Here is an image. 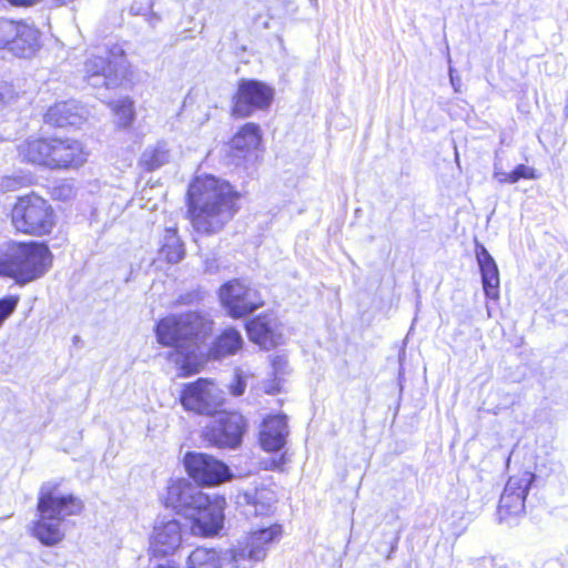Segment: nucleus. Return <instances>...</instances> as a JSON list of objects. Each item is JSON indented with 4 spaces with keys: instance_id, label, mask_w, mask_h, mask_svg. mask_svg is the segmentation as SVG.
<instances>
[{
    "instance_id": "nucleus-1",
    "label": "nucleus",
    "mask_w": 568,
    "mask_h": 568,
    "mask_svg": "<svg viewBox=\"0 0 568 568\" xmlns=\"http://www.w3.org/2000/svg\"><path fill=\"white\" fill-rule=\"evenodd\" d=\"M235 185L213 174L195 175L184 196V217L203 236L221 232L239 213L243 197Z\"/></svg>"
},
{
    "instance_id": "nucleus-2",
    "label": "nucleus",
    "mask_w": 568,
    "mask_h": 568,
    "mask_svg": "<svg viewBox=\"0 0 568 568\" xmlns=\"http://www.w3.org/2000/svg\"><path fill=\"white\" fill-rule=\"evenodd\" d=\"M16 151L20 163L51 172L78 171L90 155L81 140L54 134L29 135Z\"/></svg>"
},
{
    "instance_id": "nucleus-3",
    "label": "nucleus",
    "mask_w": 568,
    "mask_h": 568,
    "mask_svg": "<svg viewBox=\"0 0 568 568\" xmlns=\"http://www.w3.org/2000/svg\"><path fill=\"white\" fill-rule=\"evenodd\" d=\"M36 509L37 518L29 534L43 546L52 547L65 537L63 523L68 517L79 516L84 504L73 494H61L60 483L49 481L40 486Z\"/></svg>"
},
{
    "instance_id": "nucleus-4",
    "label": "nucleus",
    "mask_w": 568,
    "mask_h": 568,
    "mask_svg": "<svg viewBox=\"0 0 568 568\" xmlns=\"http://www.w3.org/2000/svg\"><path fill=\"white\" fill-rule=\"evenodd\" d=\"M54 255L44 241H9L0 252V277L24 286L44 277L52 268Z\"/></svg>"
},
{
    "instance_id": "nucleus-5",
    "label": "nucleus",
    "mask_w": 568,
    "mask_h": 568,
    "mask_svg": "<svg viewBox=\"0 0 568 568\" xmlns=\"http://www.w3.org/2000/svg\"><path fill=\"white\" fill-rule=\"evenodd\" d=\"M213 327L214 322L206 314L187 311L160 318L154 333L158 343L164 347L196 349L211 336Z\"/></svg>"
},
{
    "instance_id": "nucleus-6",
    "label": "nucleus",
    "mask_w": 568,
    "mask_h": 568,
    "mask_svg": "<svg viewBox=\"0 0 568 568\" xmlns=\"http://www.w3.org/2000/svg\"><path fill=\"white\" fill-rule=\"evenodd\" d=\"M8 216L16 233L32 237L50 236L58 224L54 207L36 191L18 195Z\"/></svg>"
},
{
    "instance_id": "nucleus-7",
    "label": "nucleus",
    "mask_w": 568,
    "mask_h": 568,
    "mask_svg": "<svg viewBox=\"0 0 568 568\" xmlns=\"http://www.w3.org/2000/svg\"><path fill=\"white\" fill-rule=\"evenodd\" d=\"M179 403L185 412L197 416L214 417L224 407L226 399L215 379L199 377L182 385Z\"/></svg>"
},
{
    "instance_id": "nucleus-8",
    "label": "nucleus",
    "mask_w": 568,
    "mask_h": 568,
    "mask_svg": "<svg viewBox=\"0 0 568 568\" xmlns=\"http://www.w3.org/2000/svg\"><path fill=\"white\" fill-rule=\"evenodd\" d=\"M275 98V89L261 80L241 78L231 97L230 115L235 120L267 111Z\"/></svg>"
},
{
    "instance_id": "nucleus-9",
    "label": "nucleus",
    "mask_w": 568,
    "mask_h": 568,
    "mask_svg": "<svg viewBox=\"0 0 568 568\" xmlns=\"http://www.w3.org/2000/svg\"><path fill=\"white\" fill-rule=\"evenodd\" d=\"M217 294L229 316L235 320L246 317L265 305L261 291L243 278L226 281Z\"/></svg>"
},
{
    "instance_id": "nucleus-10",
    "label": "nucleus",
    "mask_w": 568,
    "mask_h": 568,
    "mask_svg": "<svg viewBox=\"0 0 568 568\" xmlns=\"http://www.w3.org/2000/svg\"><path fill=\"white\" fill-rule=\"evenodd\" d=\"M41 47V32L26 20L0 18V51L20 58L32 57Z\"/></svg>"
},
{
    "instance_id": "nucleus-11",
    "label": "nucleus",
    "mask_w": 568,
    "mask_h": 568,
    "mask_svg": "<svg viewBox=\"0 0 568 568\" xmlns=\"http://www.w3.org/2000/svg\"><path fill=\"white\" fill-rule=\"evenodd\" d=\"M225 497L197 491L193 499L194 515L191 518V531L202 538H212L223 529Z\"/></svg>"
},
{
    "instance_id": "nucleus-12",
    "label": "nucleus",
    "mask_w": 568,
    "mask_h": 568,
    "mask_svg": "<svg viewBox=\"0 0 568 568\" xmlns=\"http://www.w3.org/2000/svg\"><path fill=\"white\" fill-rule=\"evenodd\" d=\"M535 480V475L525 471L508 478L497 505V517L500 523H517L526 514V498Z\"/></svg>"
},
{
    "instance_id": "nucleus-13",
    "label": "nucleus",
    "mask_w": 568,
    "mask_h": 568,
    "mask_svg": "<svg viewBox=\"0 0 568 568\" xmlns=\"http://www.w3.org/2000/svg\"><path fill=\"white\" fill-rule=\"evenodd\" d=\"M183 464L187 476L199 486L213 488L233 478L230 467L206 453L187 452Z\"/></svg>"
},
{
    "instance_id": "nucleus-14",
    "label": "nucleus",
    "mask_w": 568,
    "mask_h": 568,
    "mask_svg": "<svg viewBox=\"0 0 568 568\" xmlns=\"http://www.w3.org/2000/svg\"><path fill=\"white\" fill-rule=\"evenodd\" d=\"M219 414V418L203 429V440L217 448L239 447L247 429L244 416L236 410H223V408Z\"/></svg>"
},
{
    "instance_id": "nucleus-15",
    "label": "nucleus",
    "mask_w": 568,
    "mask_h": 568,
    "mask_svg": "<svg viewBox=\"0 0 568 568\" xmlns=\"http://www.w3.org/2000/svg\"><path fill=\"white\" fill-rule=\"evenodd\" d=\"M264 150L263 131L256 122H245L226 142V156L232 162H246Z\"/></svg>"
},
{
    "instance_id": "nucleus-16",
    "label": "nucleus",
    "mask_w": 568,
    "mask_h": 568,
    "mask_svg": "<svg viewBox=\"0 0 568 568\" xmlns=\"http://www.w3.org/2000/svg\"><path fill=\"white\" fill-rule=\"evenodd\" d=\"M85 121L83 105L72 99L55 101L42 113L43 124L53 130H77Z\"/></svg>"
},
{
    "instance_id": "nucleus-17",
    "label": "nucleus",
    "mask_w": 568,
    "mask_h": 568,
    "mask_svg": "<svg viewBox=\"0 0 568 568\" xmlns=\"http://www.w3.org/2000/svg\"><path fill=\"white\" fill-rule=\"evenodd\" d=\"M281 322L273 311L260 313L245 323L250 341L265 351L275 348L282 342Z\"/></svg>"
},
{
    "instance_id": "nucleus-18",
    "label": "nucleus",
    "mask_w": 568,
    "mask_h": 568,
    "mask_svg": "<svg viewBox=\"0 0 568 568\" xmlns=\"http://www.w3.org/2000/svg\"><path fill=\"white\" fill-rule=\"evenodd\" d=\"M283 535V526L274 523L267 527L250 530L239 548L236 557L261 561L265 559L270 547Z\"/></svg>"
},
{
    "instance_id": "nucleus-19",
    "label": "nucleus",
    "mask_w": 568,
    "mask_h": 568,
    "mask_svg": "<svg viewBox=\"0 0 568 568\" xmlns=\"http://www.w3.org/2000/svg\"><path fill=\"white\" fill-rule=\"evenodd\" d=\"M182 544V525L176 519L156 525L150 539L152 556L162 558L173 554Z\"/></svg>"
},
{
    "instance_id": "nucleus-20",
    "label": "nucleus",
    "mask_w": 568,
    "mask_h": 568,
    "mask_svg": "<svg viewBox=\"0 0 568 568\" xmlns=\"http://www.w3.org/2000/svg\"><path fill=\"white\" fill-rule=\"evenodd\" d=\"M288 427L284 414H270L261 423L258 443L264 452H280L286 444Z\"/></svg>"
},
{
    "instance_id": "nucleus-21",
    "label": "nucleus",
    "mask_w": 568,
    "mask_h": 568,
    "mask_svg": "<svg viewBox=\"0 0 568 568\" xmlns=\"http://www.w3.org/2000/svg\"><path fill=\"white\" fill-rule=\"evenodd\" d=\"M196 493L185 478L171 479L163 496V504L176 513H184L193 508Z\"/></svg>"
},
{
    "instance_id": "nucleus-22",
    "label": "nucleus",
    "mask_w": 568,
    "mask_h": 568,
    "mask_svg": "<svg viewBox=\"0 0 568 568\" xmlns=\"http://www.w3.org/2000/svg\"><path fill=\"white\" fill-rule=\"evenodd\" d=\"M475 254L480 268L485 295L487 298L496 301L499 298V272L496 262L486 247L478 242L475 245Z\"/></svg>"
},
{
    "instance_id": "nucleus-23",
    "label": "nucleus",
    "mask_w": 568,
    "mask_h": 568,
    "mask_svg": "<svg viewBox=\"0 0 568 568\" xmlns=\"http://www.w3.org/2000/svg\"><path fill=\"white\" fill-rule=\"evenodd\" d=\"M243 348V337L235 327L222 329L213 339L207 355L213 359L233 356Z\"/></svg>"
},
{
    "instance_id": "nucleus-24",
    "label": "nucleus",
    "mask_w": 568,
    "mask_h": 568,
    "mask_svg": "<svg viewBox=\"0 0 568 568\" xmlns=\"http://www.w3.org/2000/svg\"><path fill=\"white\" fill-rule=\"evenodd\" d=\"M246 505L253 507L255 516H270L278 501L275 489L271 486H260L243 494Z\"/></svg>"
},
{
    "instance_id": "nucleus-25",
    "label": "nucleus",
    "mask_w": 568,
    "mask_h": 568,
    "mask_svg": "<svg viewBox=\"0 0 568 568\" xmlns=\"http://www.w3.org/2000/svg\"><path fill=\"white\" fill-rule=\"evenodd\" d=\"M159 258L168 264H176L185 256L184 242L179 235L178 227H166L158 250Z\"/></svg>"
},
{
    "instance_id": "nucleus-26",
    "label": "nucleus",
    "mask_w": 568,
    "mask_h": 568,
    "mask_svg": "<svg viewBox=\"0 0 568 568\" xmlns=\"http://www.w3.org/2000/svg\"><path fill=\"white\" fill-rule=\"evenodd\" d=\"M187 568H222V557L214 548L195 547L186 560Z\"/></svg>"
},
{
    "instance_id": "nucleus-27",
    "label": "nucleus",
    "mask_w": 568,
    "mask_h": 568,
    "mask_svg": "<svg viewBox=\"0 0 568 568\" xmlns=\"http://www.w3.org/2000/svg\"><path fill=\"white\" fill-rule=\"evenodd\" d=\"M169 162V151L163 143L148 148L139 159V166L144 172H153Z\"/></svg>"
},
{
    "instance_id": "nucleus-28",
    "label": "nucleus",
    "mask_w": 568,
    "mask_h": 568,
    "mask_svg": "<svg viewBox=\"0 0 568 568\" xmlns=\"http://www.w3.org/2000/svg\"><path fill=\"white\" fill-rule=\"evenodd\" d=\"M108 106L118 120V125L123 129L132 126L135 119L134 101L130 97L108 102Z\"/></svg>"
},
{
    "instance_id": "nucleus-29",
    "label": "nucleus",
    "mask_w": 568,
    "mask_h": 568,
    "mask_svg": "<svg viewBox=\"0 0 568 568\" xmlns=\"http://www.w3.org/2000/svg\"><path fill=\"white\" fill-rule=\"evenodd\" d=\"M495 176L498 179L500 183L504 184H514L517 183L519 180H536L538 179V174L536 171L525 164H518L513 171L510 172H500L496 173Z\"/></svg>"
},
{
    "instance_id": "nucleus-30",
    "label": "nucleus",
    "mask_w": 568,
    "mask_h": 568,
    "mask_svg": "<svg viewBox=\"0 0 568 568\" xmlns=\"http://www.w3.org/2000/svg\"><path fill=\"white\" fill-rule=\"evenodd\" d=\"M204 367L203 362L194 354H185L179 366L178 376L185 378L199 374Z\"/></svg>"
},
{
    "instance_id": "nucleus-31",
    "label": "nucleus",
    "mask_w": 568,
    "mask_h": 568,
    "mask_svg": "<svg viewBox=\"0 0 568 568\" xmlns=\"http://www.w3.org/2000/svg\"><path fill=\"white\" fill-rule=\"evenodd\" d=\"M20 98L19 92L10 82L0 81V106L11 105Z\"/></svg>"
},
{
    "instance_id": "nucleus-32",
    "label": "nucleus",
    "mask_w": 568,
    "mask_h": 568,
    "mask_svg": "<svg viewBox=\"0 0 568 568\" xmlns=\"http://www.w3.org/2000/svg\"><path fill=\"white\" fill-rule=\"evenodd\" d=\"M287 462V454L286 452H283L277 457H272L263 460L262 468L265 470L283 471Z\"/></svg>"
},
{
    "instance_id": "nucleus-33",
    "label": "nucleus",
    "mask_w": 568,
    "mask_h": 568,
    "mask_svg": "<svg viewBox=\"0 0 568 568\" xmlns=\"http://www.w3.org/2000/svg\"><path fill=\"white\" fill-rule=\"evenodd\" d=\"M74 194L73 186L69 183H60L52 187L51 196L57 201H67Z\"/></svg>"
},
{
    "instance_id": "nucleus-34",
    "label": "nucleus",
    "mask_w": 568,
    "mask_h": 568,
    "mask_svg": "<svg viewBox=\"0 0 568 568\" xmlns=\"http://www.w3.org/2000/svg\"><path fill=\"white\" fill-rule=\"evenodd\" d=\"M106 64L108 61L105 58L95 57L85 62V69L89 75H100L103 74Z\"/></svg>"
},
{
    "instance_id": "nucleus-35",
    "label": "nucleus",
    "mask_w": 568,
    "mask_h": 568,
    "mask_svg": "<svg viewBox=\"0 0 568 568\" xmlns=\"http://www.w3.org/2000/svg\"><path fill=\"white\" fill-rule=\"evenodd\" d=\"M245 388L246 382L242 375H236L232 383L229 385V392L235 397L243 395Z\"/></svg>"
},
{
    "instance_id": "nucleus-36",
    "label": "nucleus",
    "mask_w": 568,
    "mask_h": 568,
    "mask_svg": "<svg viewBox=\"0 0 568 568\" xmlns=\"http://www.w3.org/2000/svg\"><path fill=\"white\" fill-rule=\"evenodd\" d=\"M12 7L28 8L39 3L41 0H7Z\"/></svg>"
},
{
    "instance_id": "nucleus-37",
    "label": "nucleus",
    "mask_w": 568,
    "mask_h": 568,
    "mask_svg": "<svg viewBox=\"0 0 568 568\" xmlns=\"http://www.w3.org/2000/svg\"><path fill=\"white\" fill-rule=\"evenodd\" d=\"M105 88H108V89H115L116 85L113 84L112 79L108 78L106 81H105Z\"/></svg>"
},
{
    "instance_id": "nucleus-38",
    "label": "nucleus",
    "mask_w": 568,
    "mask_h": 568,
    "mask_svg": "<svg viewBox=\"0 0 568 568\" xmlns=\"http://www.w3.org/2000/svg\"><path fill=\"white\" fill-rule=\"evenodd\" d=\"M155 568H178V567L170 566V565H158Z\"/></svg>"
},
{
    "instance_id": "nucleus-39",
    "label": "nucleus",
    "mask_w": 568,
    "mask_h": 568,
    "mask_svg": "<svg viewBox=\"0 0 568 568\" xmlns=\"http://www.w3.org/2000/svg\"><path fill=\"white\" fill-rule=\"evenodd\" d=\"M276 392H278V388H274V389H268V390H267V393H268V394H274V393H276Z\"/></svg>"
}]
</instances>
